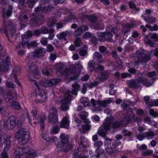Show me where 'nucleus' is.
I'll return each mask as SVG.
<instances>
[{"mask_svg": "<svg viewBox=\"0 0 158 158\" xmlns=\"http://www.w3.org/2000/svg\"><path fill=\"white\" fill-rule=\"evenodd\" d=\"M60 138L61 141H55L56 139H57L56 137L52 138V139L55 142L56 147L60 148L59 150L66 152L71 150L72 148V145L69 143V139L65 136L64 133L61 134Z\"/></svg>", "mask_w": 158, "mask_h": 158, "instance_id": "obj_1", "label": "nucleus"}, {"mask_svg": "<svg viewBox=\"0 0 158 158\" xmlns=\"http://www.w3.org/2000/svg\"><path fill=\"white\" fill-rule=\"evenodd\" d=\"M18 140L22 143H27L29 140L30 135L25 131L23 129H20L16 133Z\"/></svg>", "mask_w": 158, "mask_h": 158, "instance_id": "obj_2", "label": "nucleus"}, {"mask_svg": "<svg viewBox=\"0 0 158 158\" xmlns=\"http://www.w3.org/2000/svg\"><path fill=\"white\" fill-rule=\"evenodd\" d=\"M97 35L98 37V40L101 42L108 41L114 42V40L111 39L113 35L111 32L106 31L103 32H98Z\"/></svg>", "mask_w": 158, "mask_h": 158, "instance_id": "obj_3", "label": "nucleus"}, {"mask_svg": "<svg viewBox=\"0 0 158 158\" xmlns=\"http://www.w3.org/2000/svg\"><path fill=\"white\" fill-rule=\"evenodd\" d=\"M61 81L60 79L51 78L41 80L40 81V84L43 86L45 87H49L56 85Z\"/></svg>", "mask_w": 158, "mask_h": 158, "instance_id": "obj_4", "label": "nucleus"}, {"mask_svg": "<svg viewBox=\"0 0 158 158\" xmlns=\"http://www.w3.org/2000/svg\"><path fill=\"white\" fill-rule=\"evenodd\" d=\"M27 64L28 67V70L30 73L34 75L39 76L40 75V72L39 71L38 67L31 61L29 59L27 62Z\"/></svg>", "mask_w": 158, "mask_h": 158, "instance_id": "obj_5", "label": "nucleus"}, {"mask_svg": "<svg viewBox=\"0 0 158 158\" xmlns=\"http://www.w3.org/2000/svg\"><path fill=\"white\" fill-rule=\"evenodd\" d=\"M129 112L130 113L128 112L124 116V118L123 120V121L124 127H126L127 124L131 123L132 119L134 118L135 117V115L133 113V110L131 108H130L129 110Z\"/></svg>", "mask_w": 158, "mask_h": 158, "instance_id": "obj_6", "label": "nucleus"}, {"mask_svg": "<svg viewBox=\"0 0 158 158\" xmlns=\"http://www.w3.org/2000/svg\"><path fill=\"white\" fill-rule=\"evenodd\" d=\"M21 73V67L19 66H16L12 70V73H10V76L11 75H13L15 82L19 87L21 86L22 84L19 80L17 76L19 75Z\"/></svg>", "mask_w": 158, "mask_h": 158, "instance_id": "obj_7", "label": "nucleus"}, {"mask_svg": "<svg viewBox=\"0 0 158 158\" xmlns=\"http://www.w3.org/2000/svg\"><path fill=\"white\" fill-rule=\"evenodd\" d=\"M44 21V18L42 16H34L30 20V25L31 27H36L41 24Z\"/></svg>", "mask_w": 158, "mask_h": 158, "instance_id": "obj_8", "label": "nucleus"}, {"mask_svg": "<svg viewBox=\"0 0 158 158\" xmlns=\"http://www.w3.org/2000/svg\"><path fill=\"white\" fill-rule=\"evenodd\" d=\"M105 145L106 146V150L107 153L112 154L113 153L115 152V148L116 145L114 142L110 140H106L105 142Z\"/></svg>", "mask_w": 158, "mask_h": 158, "instance_id": "obj_9", "label": "nucleus"}, {"mask_svg": "<svg viewBox=\"0 0 158 158\" xmlns=\"http://www.w3.org/2000/svg\"><path fill=\"white\" fill-rule=\"evenodd\" d=\"M137 58L140 62H147L150 60L151 55L150 54H146L140 51L137 52Z\"/></svg>", "mask_w": 158, "mask_h": 158, "instance_id": "obj_10", "label": "nucleus"}, {"mask_svg": "<svg viewBox=\"0 0 158 158\" xmlns=\"http://www.w3.org/2000/svg\"><path fill=\"white\" fill-rule=\"evenodd\" d=\"M143 82L142 79H133L127 80V83L128 87L131 89H137L139 86L140 82Z\"/></svg>", "mask_w": 158, "mask_h": 158, "instance_id": "obj_11", "label": "nucleus"}, {"mask_svg": "<svg viewBox=\"0 0 158 158\" xmlns=\"http://www.w3.org/2000/svg\"><path fill=\"white\" fill-rule=\"evenodd\" d=\"M48 119L50 123H52V125H54L58 122V116L56 112H51L49 113Z\"/></svg>", "mask_w": 158, "mask_h": 158, "instance_id": "obj_12", "label": "nucleus"}, {"mask_svg": "<svg viewBox=\"0 0 158 158\" xmlns=\"http://www.w3.org/2000/svg\"><path fill=\"white\" fill-rule=\"evenodd\" d=\"M46 53L45 49L41 48H38L35 49L33 52V57L38 58H40L44 56Z\"/></svg>", "mask_w": 158, "mask_h": 158, "instance_id": "obj_13", "label": "nucleus"}, {"mask_svg": "<svg viewBox=\"0 0 158 158\" xmlns=\"http://www.w3.org/2000/svg\"><path fill=\"white\" fill-rule=\"evenodd\" d=\"M70 121L67 117L64 116L60 124L61 128H66L68 129L69 127Z\"/></svg>", "mask_w": 158, "mask_h": 158, "instance_id": "obj_14", "label": "nucleus"}, {"mask_svg": "<svg viewBox=\"0 0 158 158\" xmlns=\"http://www.w3.org/2000/svg\"><path fill=\"white\" fill-rule=\"evenodd\" d=\"M85 155L82 151L80 150V148L78 147L73 154V158H85Z\"/></svg>", "mask_w": 158, "mask_h": 158, "instance_id": "obj_15", "label": "nucleus"}, {"mask_svg": "<svg viewBox=\"0 0 158 158\" xmlns=\"http://www.w3.org/2000/svg\"><path fill=\"white\" fill-rule=\"evenodd\" d=\"M112 128L114 129H117L120 127H124L123 121L121 120H116L114 123H111Z\"/></svg>", "mask_w": 158, "mask_h": 158, "instance_id": "obj_16", "label": "nucleus"}, {"mask_svg": "<svg viewBox=\"0 0 158 158\" xmlns=\"http://www.w3.org/2000/svg\"><path fill=\"white\" fill-rule=\"evenodd\" d=\"M9 59L8 58L6 60H4L2 64H1L0 66V72L2 70L3 71H5L6 70H7L9 68Z\"/></svg>", "mask_w": 158, "mask_h": 158, "instance_id": "obj_17", "label": "nucleus"}, {"mask_svg": "<svg viewBox=\"0 0 158 158\" xmlns=\"http://www.w3.org/2000/svg\"><path fill=\"white\" fill-rule=\"evenodd\" d=\"M37 85V84H35V85L38 89V95L40 97L42 100L43 99H45L46 97V96L47 93L44 90L40 89L38 85Z\"/></svg>", "mask_w": 158, "mask_h": 158, "instance_id": "obj_18", "label": "nucleus"}, {"mask_svg": "<svg viewBox=\"0 0 158 158\" xmlns=\"http://www.w3.org/2000/svg\"><path fill=\"white\" fill-rule=\"evenodd\" d=\"M142 18L144 20L148 23L151 24L155 22L156 21V19L154 17H149L148 16H142Z\"/></svg>", "mask_w": 158, "mask_h": 158, "instance_id": "obj_19", "label": "nucleus"}, {"mask_svg": "<svg viewBox=\"0 0 158 158\" xmlns=\"http://www.w3.org/2000/svg\"><path fill=\"white\" fill-rule=\"evenodd\" d=\"M73 88L72 93L74 95H76L77 94V92L79 90L80 88V85L77 83H75L72 85Z\"/></svg>", "mask_w": 158, "mask_h": 158, "instance_id": "obj_20", "label": "nucleus"}, {"mask_svg": "<svg viewBox=\"0 0 158 158\" xmlns=\"http://www.w3.org/2000/svg\"><path fill=\"white\" fill-rule=\"evenodd\" d=\"M108 74L107 72L105 71L101 73L99 76H98V79L101 81H106L108 78Z\"/></svg>", "mask_w": 158, "mask_h": 158, "instance_id": "obj_21", "label": "nucleus"}, {"mask_svg": "<svg viewBox=\"0 0 158 158\" xmlns=\"http://www.w3.org/2000/svg\"><path fill=\"white\" fill-rule=\"evenodd\" d=\"M10 107L13 108L15 110H19L21 108V106L19 102L13 101L10 104Z\"/></svg>", "mask_w": 158, "mask_h": 158, "instance_id": "obj_22", "label": "nucleus"}, {"mask_svg": "<svg viewBox=\"0 0 158 158\" xmlns=\"http://www.w3.org/2000/svg\"><path fill=\"white\" fill-rule=\"evenodd\" d=\"M109 103V102L108 101L106 100H98L97 101V104L104 108L106 107L107 106V105Z\"/></svg>", "mask_w": 158, "mask_h": 158, "instance_id": "obj_23", "label": "nucleus"}, {"mask_svg": "<svg viewBox=\"0 0 158 158\" xmlns=\"http://www.w3.org/2000/svg\"><path fill=\"white\" fill-rule=\"evenodd\" d=\"M31 147L29 146H26L23 147L22 148L18 149L19 150H20V152L22 153L23 155L24 154H27L31 151Z\"/></svg>", "mask_w": 158, "mask_h": 158, "instance_id": "obj_24", "label": "nucleus"}, {"mask_svg": "<svg viewBox=\"0 0 158 158\" xmlns=\"http://www.w3.org/2000/svg\"><path fill=\"white\" fill-rule=\"evenodd\" d=\"M76 19V17L74 15L70 14L68 16L64 17V20L67 22H71L73 20Z\"/></svg>", "mask_w": 158, "mask_h": 158, "instance_id": "obj_25", "label": "nucleus"}, {"mask_svg": "<svg viewBox=\"0 0 158 158\" xmlns=\"http://www.w3.org/2000/svg\"><path fill=\"white\" fill-rule=\"evenodd\" d=\"M103 128L104 130L106 131H110L111 129V123L106 122L104 124Z\"/></svg>", "mask_w": 158, "mask_h": 158, "instance_id": "obj_26", "label": "nucleus"}, {"mask_svg": "<svg viewBox=\"0 0 158 158\" xmlns=\"http://www.w3.org/2000/svg\"><path fill=\"white\" fill-rule=\"evenodd\" d=\"M88 19L91 23H94L98 20V17L94 15L91 14L90 15H89Z\"/></svg>", "mask_w": 158, "mask_h": 158, "instance_id": "obj_27", "label": "nucleus"}, {"mask_svg": "<svg viewBox=\"0 0 158 158\" xmlns=\"http://www.w3.org/2000/svg\"><path fill=\"white\" fill-rule=\"evenodd\" d=\"M26 44L28 49L35 48L37 46L36 41L35 40L30 42H28Z\"/></svg>", "mask_w": 158, "mask_h": 158, "instance_id": "obj_28", "label": "nucleus"}, {"mask_svg": "<svg viewBox=\"0 0 158 158\" xmlns=\"http://www.w3.org/2000/svg\"><path fill=\"white\" fill-rule=\"evenodd\" d=\"M44 13H47L49 11H52L54 9V7L52 5L49 4L47 6H44Z\"/></svg>", "mask_w": 158, "mask_h": 158, "instance_id": "obj_29", "label": "nucleus"}, {"mask_svg": "<svg viewBox=\"0 0 158 158\" xmlns=\"http://www.w3.org/2000/svg\"><path fill=\"white\" fill-rule=\"evenodd\" d=\"M95 64L94 62L90 61L88 64L89 70L91 72H93L95 69Z\"/></svg>", "mask_w": 158, "mask_h": 158, "instance_id": "obj_30", "label": "nucleus"}, {"mask_svg": "<svg viewBox=\"0 0 158 158\" xmlns=\"http://www.w3.org/2000/svg\"><path fill=\"white\" fill-rule=\"evenodd\" d=\"M94 55L95 57H96L97 60L99 63H101L102 62L103 60L102 58V54L98 52H96L94 53Z\"/></svg>", "mask_w": 158, "mask_h": 158, "instance_id": "obj_31", "label": "nucleus"}, {"mask_svg": "<svg viewBox=\"0 0 158 158\" xmlns=\"http://www.w3.org/2000/svg\"><path fill=\"white\" fill-rule=\"evenodd\" d=\"M104 151L102 148H98L96 149L95 153H96V158H99Z\"/></svg>", "mask_w": 158, "mask_h": 158, "instance_id": "obj_32", "label": "nucleus"}, {"mask_svg": "<svg viewBox=\"0 0 158 158\" xmlns=\"http://www.w3.org/2000/svg\"><path fill=\"white\" fill-rule=\"evenodd\" d=\"M22 44L23 45H26L30 40V38H28V36H27V35L24 34L22 35Z\"/></svg>", "mask_w": 158, "mask_h": 158, "instance_id": "obj_33", "label": "nucleus"}, {"mask_svg": "<svg viewBox=\"0 0 158 158\" xmlns=\"http://www.w3.org/2000/svg\"><path fill=\"white\" fill-rule=\"evenodd\" d=\"M82 131L85 133L86 131H89L91 128V126L89 124H82L81 126Z\"/></svg>", "mask_w": 158, "mask_h": 158, "instance_id": "obj_34", "label": "nucleus"}, {"mask_svg": "<svg viewBox=\"0 0 158 158\" xmlns=\"http://www.w3.org/2000/svg\"><path fill=\"white\" fill-rule=\"evenodd\" d=\"M41 136L42 139H44L46 142H49L52 139V138H51V137L48 136L44 132L41 133Z\"/></svg>", "mask_w": 158, "mask_h": 158, "instance_id": "obj_35", "label": "nucleus"}, {"mask_svg": "<svg viewBox=\"0 0 158 158\" xmlns=\"http://www.w3.org/2000/svg\"><path fill=\"white\" fill-rule=\"evenodd\" d=\"M153 152L152 150H146L145 151H143L141 154L143 156H149L151 155Z\"/></svg>", "mask_w": 158, "mask_h": 158, "instance_id": "obj_36", "label": "nucleus"}, {"mask_svg": "<svg viewBox=\"0 0 158 158\" xmlns=\"http://www.w3.org/2000/svg\"><path fill=\"white\" fill-rule=\"evenodd\" d=\"M46 119V115L42 113L40 115L39 118V121L40 123H44Z\"/></svg>", "mask_w": 158, "mask_h": 158, "instance_id": "obj_37", "label": "nucleus"}, {"mask_svg": "<svg viewBox=\"0 0 158 158\" xmlns=\"http://www.w3.org/2000/svg\"><path fill=\"white\" fill-rule=\"evenodd\" d=\"M36 2L35 0H27V4L31 9H32L35 4Z\"/></svg>", "mask_w": 158, "mask_h": 158, "instance_id": "obj_38", "label": "nucleus"}, {"mask_svg": "<svg viewBox=\"0 0 158 158\" xmlns=\"http://www.w3.org/2000/svg\"><path fill=\"white\" fill-rule=\"evenodd\" d=\"M82 43L81 39L80 37L76 38L74 41V45L77 47L80 46Z\"/></svg>", "mask_w": 158, "mask_h": 158, "instance_id": "obj_39", "label": "nucleus"}, {"mask_svg": "<svg viewBox=\"0 0 158 158\" xmlns=\"http://www.w3.org/2000/svg\"><path fill=\"white\" fill-rule=\"evenodd\" d=\"M36 156V154L35 152L30 151L26 154L25 158H35Z\"/></svg>", "mask_w": 158, "mask_h": 158, "instance_id": "obj_40", "label": "nucleus"}, {"mask_svg": "<svg viewBox=\"0 0 158 158\" xmlns=\"http://www.w3.org/2000/svg\"><path fill=\"white\" fill-rule=\"evenodd\" d=\"M68 34V32L66 31H63L60 32L58 35H57V38L59 40L62 39L64 37H66Z\"/></svg>", "mask_w": 158, "mask_h": 158, "instance_id": "obj_41", "label": "nucleus"}, {"mask_svg": "<svg viewBox=\"0 0 158 158\" xmlns=\"http://www.w3.org/2000/svg\"><path fill=\"white\" fill-rule=\"evenodd\" d=\"M53 126V129L52 130V133L54 134H57L60 131V129L58 125Z\"/></svg>", "mask_w": 158, "mask_h": 158, "instance_id": "obj_42", "label": "nucleus"}, {"mask_svg": "<svg viewBox=\"0 0 158 158\" xmlns=\"http://www.w3.org/2000/svg\"><path fill=\"white\" fill-rule=\"evenodd\" d=\"M15 154L14 158H21L23 155L22 153L20 152V150H19L18 149L15 150Z\"/></svg>", "mask_w": 158, "mask_h": 158, "instance_id": "obj_43", "label": "nucleus"}, {"mask_svg": "<svg viewBox=\"0 0 158 158\" xmlns=\"http://www.w3.org/2000/svg\"><path fill=\"white\" fill-rule=\"evenodd\" d=\"M94 28L95 30L100 29L101 30H103V27H102L101 24L99 23H98L93 25Z\"/></svg>", "mask_w": 158, "mask_h": 158, "instance_id": "obj_44", "label": "nucleus"}, {"mask_svg": "<svg viewBox=\"0 0 158 158\" xmlns=\"http://www.w3.org/2000/svg\"><path fill=\"white\" fill-rule=\"evenodd\" d=\"M75 32L76 34L79 35H82L84 33L81 27L77 28L75 30Z\"/></svg>", "mask_w": 158, "mask_h": 158, "instance_id": "obj_45", "label": "nucleus"}, {"mask_svg": "<svg viewBox=\"0 0 158 158\" xmlns=\"http://www.w3.org/2000/svg\"><path fill=\"white\" fill-rule=\"evenodd\" d=\"M10 100L14 101L17 99V94L15 91L13 93L10 90Z\"/></svg>", "mask_w": 158, "mask_h": 158, "instance_id": "obj_46", "label": "nucleus"}, {"mask_svg": "<svg viewBox=\"0 0 158 158\" xmlns=\"http://www.w3.org/2000/svg\"><path fill=\"white\" fill-rule=\"evenodd\" d=\"M145 137L148 139L151 137H153L154 136V133L153 131H148L146 133H144Z\"/></svg>", "mask_w": 158, "mask_h": 158, "instance_id": "obj_47", "label": "nucleus"}, {"mask_svg": "<svg viewBox=\"0 0 158 158\" xmlns=\"http://www.w3.org/2000/svg\"><path fill=\"white\" fill-rule=\"evenodd\" d=\"M90 38V42L92 44H97L98 40L96 37V36H95L94 35H93Z\"/></svg>", "mask_w": 158, "mask_h": 158, "instance_id": "obj_48", "label": "nucleus"}, {"mask_svg": "<svg viewBox=\"0 0 158 158\" xmlns=\"http://www.w3.org/2000/svg\"><path fill=\"white\" fill-rule=\"evenodd\" d=\"M102 144L103 142L102 141H97L95 142L94 147L95 148H102L101 146L102 145Z\"/></svg>", "mask_w": 158, "mask_h": 158, "instance_id": "obj_49", "label": "nucleus"}, {"mask_svg": "<svg viewBox=\"0 0 158 158\" xmlns=\"http://www.w3.org/2000/svg\"><path fill=\"white\" fill-rule=\"evenodd\" d=\"M34 11L36 13H38L41 11L44 13V6L42 7L41 6H37L34 9Z\"/></svg>", "mask_w": 158, "mask_h": 158, "instance_id": "obj_50", "label": "nucleus"}, {"mask_svg": "<svg viewBox=\"0 0 158 158\" xmlns=\"http://www.w3.org/2000/svg\"><path fill=\"white\" fill-rule=\"evenodd\" d=\"M19 6L18 8L20 10L22 9L24 7L25 0H18Z\"/></svg>", "mask_w": 158, "mask_h": 158, "instance_id": "obj_51", "label": "nucleus"}, {"mask_svg": "<svg viewBox=\"0 0 158 158\" xmlns=\"http://www.w3.org/2000/svg\"><path fill=\"white\" fill-rule=\"evenodd\" d=\"M149 105L151 106H158V99H156L153 101H150L149 102Z\"/></svg>", "mask_w": 158, "mask_h": 158, "instance_id": "obj_52", "label": "nucleus"}, {"mask_svg": "<svg viewBox=\"0 0 158 158\" xmlns=\"http://www.w3.org/2000/svg\"><path fill=\"white\" fill-rule=\"evenodd\" d=\"M80 101L82 103L86 105H88L89 103L88 102V99L85 97H82L80 99Z\"/></svg>", "mask_w": 158, "mask_h": 158, "instance_id": "obj_53", "label": "nucleus"}, {"mask_svg": "<svg viewBox=\"0 0 158 158\" xmlns=\"http://www.w3.org/2000/svg\"><path fill=\"white\" fill-rule=\"evenodd\" d=\"M135 26V24L133 23H127L124 25V27L125 28L129 29L131 27H134Z\"/></svg>", "mask_w": 158, "mask_h": 158, "instance_id": "obj_54", "label": "nucleus"}, {"mask_svg": "<svg viewBox=\"0 0 158 158\" xmlns=\"http://www.w3.org/2000/svg\"><path fill=\"white\" fill-rule=\"evenodd\" d=\"M71 97L72 96L70 93L69 91H67L65 92L64 98L70 101V100L71 99Z\"/></svg>", "mask_w": 158, "mask_h": 158, "instance_id": "obj_55", "label": "nucleus"}, {"mask_svg": "<svg viewBox=\"0 0 158 158\" xmlns=\"http://www.w3.org/2000/svg\"><path fill=\"white\" fill-rule=\"evenodd\" d=\"M98 132V135L102 136H105L106 135L105 131L102 129H100Z\"/></svg>", "mask_w": 158, "mask_h": 158, "instance_id": "obj_56", "label": "nucleus"}, {"mask_svg": "<svg viewBox=\"0 0 158 158\" xmlns=\"http://www.w3.org/2000/svg\"><path fill=\"white\" fill-rule=\"evenodd\" d=\"M89 15L87 14L82 15L80 17L81 22L83 23L85 21L86 19H88Z\"/></svg>", "mask_w": 158, "mask_h": 158, "instance_id": "obj_57", "label": "nucleus"}, {"mask_svg": "<svg viewBox=\"0 0 158 158\" xmlns=\"http://www.w3.org/2000/svg\"><path fill=\"white\" fill-rule=\"evenodd\" d=\"M47 51L48 52H51L54 50V48L51 44H48L47 46Z\"/></svg>", "mask_w": 158, "mask_h": 158, "instance_id": "obj_58", "label": "nucleus"}, {"mask_svg": "<svg viewBox=\"0 0 158 158\" xmlns=\"http://www.w3.org/2000/svg\"><path fill=\"white\" fill-rule=\"evenodd\" d=\"M93 35H92L91 33L90 32L87 31L85 33L83 36H84V38L86 39V38H87L88 37L90 38Z\"/></svg>", "mask_w": 158, "mask_h": 158, "instance_id": "obj_59", "label": "nucleus"}, {"mask_svg": "<svg viewBox=\"0 0 158 158\" xmlns=\"http://www.w3.org/2000/svg\"><path fill=\"white\" fill-rule=\"evenodd\" d=\"M99 51L102 53H105L106 51V48L103 46H101L99 48Z\"/></svg>", "mask_w": 158, "mask_h": 158, "instance_id": "obj_60", "label": "nucleus"}, {"mask_svg": "<svg viewBox=\"0 0 158 158\" xmlns=\"http://www.w3.org/2000/svg\"><path fill=\"white\" fill-rule=\"evenodd\" d=\"M128 5L129 8L130 9H134L136 8L135 4L132 2H128Z\"/></svg>", "mask_w": 158, "mask_h": 158, "instance_id": "obj_61", "label": "nucleus"}, {"mask_svg": "<svg viewBox=\"0 0 158 158\" xmlns=\"http://www.w3.org/2000/svg\"><path fill=\"white\" fill-rule=\"evenodd\" d=\"M10 15L9 11H4L3 14V17L4 18H7L9 17Z\"/></svg>", "mask_w": 158, "mask_h": 158, "instance_id": "obj_62", "label": "nucleus"}, {"mask_svg": "<svg viewBox=\"0 0 158 158\" xmlns=\"http://www.w3.org/2000/svg\"><path fill=\"white\" fill-rule=\"evenodd\" d=\"M87 51L86 50L82 49L79 51V54L81 56H85L87 53Z\"/></svg>", "mask_w": 158, "mask_h": 158, "instance_id": "obj_63", "label": "nucleus"}, {"mask_svg": "<svg viewBox=\"0 0 158 158\" xmlns=\"http://www.w3.org/2000/svg\"><path fill=\"white\" fill-rule=\"evenodd\" d=\"M89 76L88 74H86L81 77V79L82 81H86L89 79Z\"/></svg>", "mask_w": 158, "mask_h": 158, "instance_id": "obj_64", "label": "nucleus"}]
</instances>
